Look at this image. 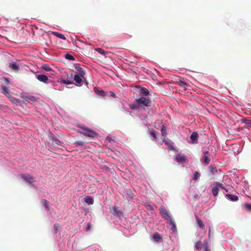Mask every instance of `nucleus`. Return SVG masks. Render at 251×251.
I'll list each match as a JSON object with an SVG mask.
<instances>
[{
    "label": "nucleus",
    "instance_id": "obj_46",
    "mask_svg": "<svg viewBox=\"0 0 251 251\" xmlns=\"http://www.w3.org/2000/svg\"><path fill=\"white\" fill-rule=\"evenodd\" d=\"M203 154L204 155H207L209 154V152L208 151H203Z\"/></svg>",
    "mask_w": 251,
    "mask_h": 251
},
{
    "label": "nucleus",
    "instance_id": "obj_22",
    "mask_svg": "<svg viewBox=\"0 0 251 251\" xmlns=\"http://www.w3.org/2000/svg\"><path fill=\"white\" fill-rule=\"evenodd\" d=\"M195 217L196 219L197 223L198 224L199 226L202 229H204L205 226L202 221H201L197 216H196Z\"/></svg>",
    "mask_w": 251,
    "mask_h": 251
},
{
    "label": "nucleus",
    "instance_id": "obj_11",
    "mask_svg": "<svg viewBox=\"0 0 251 251\" xmlns=\"http://www.w3.org/2000/svg\"><path fill=\"white\" fill-rule=\"evenodd\" d=\"M198 133L197 132H193L190 137L191 143L192 144H197L198 143Z\"/></svg>",
    "mask_w": 251,
    "mask_h": 251
},
{
    "label": "nucleus",
    "instance_id": "obj_9",
    "mask_svg": "<svg viewBox=\"0 0 251 251\" xmlns=\"http://www.w3.org/2000/svg\"><path fill=\"white\" fill-rule=\"evenodd\" d=\"M9 68L15 72H18L20 70V66L17 62H13L9 64Z\"/></svg>",
    "mask_w": 251,
    "mask_h": 251
},
{
    "label": "nucleus",
    "instance_id": "obj_8",
    "mask_svg": "<svg viewBox=\"0 0 251 251\" xmlns=\"http://www.w3.org/2000/svg\"><path fill=\"white\" fill-rule=\"evenodd\" d=\"M36 77L37 79L41 82H44L45 83H48L49 78L46 75H36Z\"/></svg>",
    "mask_w": 251,
    "mask_h": 251
},
{
    "label": "nucleus",
    "instance_id": "obj_34",
    "mask_svg": "<svg viewBox=\"0 0 251 251\" xmlns=\"http://www.w3.org/2000/svg\"><path fill=\"white\" fill-rule=\"evenodd\" d=\"M65 57L66 59L70 60H75L74 57L70 54H66L65 55Z\"/></svg>",
    "mask_w": 251,
    "mask_h": 251
},
{
    "label": "nucleus",
    "instance_id": "obj_39",
    "mask_svg": "<svg viewBox=\"0 0 251 251\" xmlns=\"http://www.w3.org/2000/svg\"><path fill=\"white\" fill-rule=\"evenodd\" d=\"M96 187H90L88 191L90 192V193H93L96 192Z\"/></svg>",
    "mask_w": 251,
    "mask_h": 251
},
{
    "label": "nucleus",
    "instance_id": "obj_21",
    "mask_svg": "<svg viewBox=\"0 0 251 251\" xmlns=\"http://www.w3.org/2000/svg\"><path fill=\"white\" fill-rule=\"evenodd\" d=\"M51 34L54 36L57 37L61 39L66 40V38L63 34L55 31L51 32Z\"/></svg>",
    "mask_w": 251,
    "mask_h": 251
},
{
    "label": "nucleus",
    "instance_id": "obj_19",
    "mask_svg": "<svg viewBox=\"0 0 251 251\" xmlns=\"http://www.w3.org/2000/svg\"><path fill=\"white\" fill-rule=\"evenodd\" d=\"M84 201L89 204H92L94 203V200L92 197L88 196L84 198Z\"/></svg>",
    "mask_w": 251,
    "mask_h": 251
},
{
    "label": "nucleus",
    "instance_id": "obj_20",
    "mask_svg": "<svg viewBox=\"0 0 251 251\" xmlns=\"http://www.w3.org/2000/svg\"><path fill=\"white\" fill-rule=\"evenodd\" d=\"M195 248L200 251H201L204 248L203 243L202 244L201 241L197 242L195 245Z\"/></svg>",
    "mask_w": 251,
    "mask_h": 251
},
{
    "label": "nucleus",
    "instance_id": "obj_29",
    "mask_svg": "<svg viewBox=\"0 0 251 251\" xmlns=\"http://www.w3.org/2000/svg\"><path fill=\"white\" fill-rule=\"evenodd\" d=\"M210 159L208 157V155H204L203 158H202V161L204 162L206 165H207L210 162Z\"/></svg>",
    "mask_w": 251,
    "mask_h": 251
},
{
    "label": "nucleus",
    "instance_id": "obj_23",
    "mask_svg": "<svg viewBox=\"0 0 251 251\" xmlns=\"http://www.w3.org/2000/svg\"><path fill=\"white\" fill-rule=\"evenodd\" d=\"M209 170L212 175H215L217 172V170L215 165H210L209 167Z\"/></svg>",
    "mask_w": 251,
    "mask_h": 251
},
{
    "label": "nucleus",
    "instance_id": "obj_35",
    "mask_svg": "<svg viewBox=\"0 0 251 251\" xmlns=\"http://www.w3.org/2000/svg\"><path fill=\"white\" fill-rule=\"evenodd\" d=\"M75 144L76 146H83L84 144V142L82 141H77L75 142Z\"/></svg>",
    "mask_w": 251,
    "mask_h": 251
},
{
    "label": "nucleus",
    "instance_id": "obj_36",
    "mask_svg": "<svg viewBox=\"0 0 251 251\" xmlns=\"http://www.w3.org/2000/svg\"><path fill=\"white\" fill-rule=\"evenodd\" d=\"M215 183L216 184L217 187H220L222 189H226V187L224 186L223 184L217 181L215 182Z\"/></svg>",
    "mask_w": 251,
    "mask_h": 251
},
{
    "label": "nucleus",
    "instance_id": "obj_49",
    "mask_svg": "<svg viewBox=\"0 0 251 251\" xmlns=\"http://www.w3.org/2000/svg\"><path fill=\"white\" fill-rule=\"evenodd\" d=\"M226 192H227L228 190L226 188V189H224Z\"/></svg>",
    "mask_w": 251,
    "mask_h": 251
},
{
    "label": "nucleus",
    "instance_id": "obj_37",
    "mask_svg": "<svg viewBox=\"0 0 251 251\" xmlns=\"http://www.w3.org/2000/svg\"><path fill=\"white\" fill-rule=\"evenodd\" d=\"M126 194L128 196L129 198H132L133 196V194L132 192L130 189L126 190Z\"/></svg>",
    "mask_w": 251,
    "mask_h": 251
},
{
    "label": "nucleus",
    "instance_id": "obj_28",
    "mask_svg": "<svg viewBox=\"0 0 251 251\" xmlns=\"http://www.w3.org/2000/svg\"><path fill=\"white\" fill-rule=\"evenodd\" d=\"M161 132L162 136H165L167 135V129L166 127L164 125L162 126Z\"/></svg>",
    "mask_w": 251,
    "mask_h": 251
},
{
    "label": "nucleus",
    "instance_id": "obj_7",
    "mask_svg": "<svg viewBox=\"0 0 251 251\" xmlns=\"http://www.w3.org/2000/svg\"><path fill=\"white\" fill-rule=\"evenodd\" d=\"M73 75L71 74L70 75H67L66 79H62L60 81V83L65 84H73Z\"/></svg>",
    "mask_w": 251,
    "mask_h": 251
},
{
    "label": "nucleus",
    "instance_id": "obj_2",
    "mask_svg": "<svg viewBox=\"0 0 251 251\" xmlns=\"http://www.w3.org/2000/svg\"><path fill=\"white\" fill-rule=\"evenodd\" d=\"M79 127L80 129L79 132L85 136L94 138L97 136V133L96 132L84 126H81Z\"/></svg>",
    "mask_w": 251,
    "mask_h": 251
},
{
    "label": "nucleus",
    "instance_id": "obj_15",
    "mask_svg": "<svg viewBox=\"0 0 251 251\" xmlns=\"http://www.w3.org/2000/svg\"><path fill=\"white\" fill-rule=\"evenodd\" d=\"M177 83L179 86L184 88L185 89H187V87L189 86V84L182 78L179 79L177 81Z\"/></svg>",
    "mask_w": 251,
    "mask_h": 251
},
{
    "label": "nucleus",
    "instance_id": "obj_47",
    "mask_svg": "<svg viewBox=\"0 0 251 251\" xmlns=\"http://www.w3.org/2000/svg\"><path fill=\"white\" fill-rule=\"evenodd\" d=\"M18 99H14V100L13 101V102H15V103H16V102H17V101H18Z\"/></svg>",
    "mask_w": 251,
    "mask_h": 251
},
{
    "label": "nucleus",
    "instance_id": "obj_40",
    "mask_svg": "<svg viewBox=\"0 0 251 251\" xmlns=\"http://www.w3.org/2000/svg\"><path fill=\"white\" fill-rule=\"evenodd\" d=\"M54 229L55 230V232L57 233L58 231V224H55L53 226Z\"/></svg>",
    "mask_w": 251,
    "mask_h": 251
},
{
    "label": "nucleus",
    "instance_id": "obj_31",
    "mask_svg": "<svg viewBox=\"0 0 251 251\" xmlns=\"http://www.w3.org/2000/svg\"><path fill=\"white\" fill-rule=\"evenodd\" d=\"M42 202L46 207V208L49 210V202L45 199L42 200Z\"/></svg>",
    "mask_w": 251,
    "mask_h": 251
},
{
    "label": "nucleus",
    "instance_id": "obj_3",
    "mask_svg": "<svg viewBox=\"0 0 251 251\" xmlns=\"http://www.w3.org/2000/svg\"><path fill=\"white\" fill-rule=\"evenodd\" d=\"M159 210L162 217L169 223L173 220L171 214L165 208L161 207Z\"/></svg>",
    "mask_w": 251,
    "mask_h": 251
},
{
    "label": "nucleus",
    "instance_id": "obj_32",
    "mask_svg": "<svg viewBox=\"0 0 251 251\" xmlns=\"http://www.w3.org/2000/svg\"><path fill=\"white\" fill-rule=\"evenodd\" d=\"M242 123L245 124L248 126H251V120H248L246 119H242Z\"/></svg>",
    "mask_w": 251,
    "mask_h": 251
},
{
    "label": "nucleus",
    "instance_id": "obj_43",
    "mask_svg": "<svg viewBox=\"0 0 251 251\" xmlns=\"http://www.w3.org/2000/svg\"><path fill=\"white\" fill-rule=\"evenodd\" d=\"M104 92L102 90H100L99 91V94L100 95V96H104Z\"/></svg>",
    "mask_w": 251,
    "mask_h": 251
},
{
    "label": "nucleus",
    "instance_id": "obj_5",
    "mask_svg": "<svg viewBox=\"0 0 251 251\" xmlns=\"http://www.w3.org/2000/svg\"><path fill=\"white\" fill-rule=\"evenodd\" d=\"M21 177L24 180L26 181L29 183H31L32 182L36 181V179L35 177L32 176L28 174H24L21 175Z\"/></svg>",
    "mask_w": 251,
    "mask_h": 251
},
{
    "label": "nucleus",
    "instance_id": "obj_16",
    "mask_svg": "<svg viewBox=\"0 0 251 251\" xmlns=\"http://www.w3.org/2000/svg\"><path fill=\"white\" fill-rule=\"evenodd\" d=\"M2 93L4 94L7 97H10V91L5 86H3L1 88Z\"/></svg>",
    "mask_w": 251,
    "mask_h": 251
},
{
    "label": "nucleus",
    "instance_id": "obj_33",
    "mask_svg": "<svg viewBox=\"0 0 251 251\" xmlns=\"http://www.w3.org/2000/svg\"><path fill=\"white\" fill-rule=\"evenodd\" d=\"M42 68L43 70H44L47 72H50V71H52V69L50 67H49L48 65H44L43 66H42Z\"/></svg>",
    "mask_w": 251,
    "mask_h": 251
},
{
    "label": "nucleus",
    "instance_id": "obj_27",
    "mask_svg": "<svg viewBox=\"0 0 251 251\" xmlns=\"http://www.w3.org/2000/svg\"><path fill=\"white\" fill-rule=\"evenodd\" d=\"M150 134L153 137V139H156L157 137V132L152 129L150 130Z\"/></svg>",
    "mask_w": 251,
    "mask_h": 251
},
{
    "label": "nucleus",
    "instance_id": "obj_4",
    "mask_svg": "<svg viewBox=\"0 0 251 251\" xmlns=\"http://www.w3.org/2000/svg\"><path fill=\"white\" fill-rule=\"evenodd\" d=\"M110 213H111L114 216L117 217H121L123 215L122 211L118 206H117L110 207Z\"/></svg>",
    "mask_w": 251,
    "mask_h": 251
},
{
    "label": "nucleus",
    "instance_id": "obj_10",
    "mask_svg": "<svg viewBox=\"0 0 251 251\" xmlns=\"http://www.w3.org/2000/svg\"><path fill=\"white\" fill-rule=\"evenodd\" d=\"M83 79H84V77H81L77 75H73V79L77 85H82Z\"/></svg>",
    "mask_w": 251,
    "mask_h": 251
},
{
    "label": "nucleus",
    "instance_id": "obj_17",
    "mask_svg": "<svg viewBox=\"0 0 251 251\" xmlns=\"http://www.w3.org/2000/svg\"><path fill=\"white\" fill-rule=\"evenodd\" d=\"M226 197L229 200L232 201H237L238 199V197L237 196L227 194L226 195Z\"/></svg>",
    "mask_w": 251,
    "mask_h": 251
},
{
    "label": "nucleus",
    "instance_id": "obj_48",
    "mask_svg": "<svg viewBox=\"0 0 251 251\" xmlns=\"http://www.w3.org/2000/svg\"><path fill=\"white\" fill-rule=\"evenodd\" d=\"M208 236H209V237H210V227H209V229Z\"/></svg>",
    "mask_w": 251,
    "mask_h": 251
},
{
    "label": "nucleus",
    "instance_id": "obj_30",
    "mask_svg": "<svg viewBox=\"0 0 251 251\" xmlns=\"http://www.w3.org/2000/svg\"><path fill=\"white\" fill-rule=\"evenodd\" d=\"M201 175L198 172H195L193 176V179L197 180L200 177Z\"/></svg>",
    "mask_w": 251,
    "mask_h": 251
},
{
    "label": "nucleus",
    "instance_id": "obj_41",
    "mask_svg": "<svg viewBox=\"0 0 251 251\" xmlns=\"http://www.w3.org/2000/svg\"><path fill=\"white\" fill-rule=\"evenodd\" d=\"M99 52H100V53L102 54H104V51H103L100 48H98L97 50Z\"/></svg>",
    "mask_w": 251,
    "mask_h": 251
},
{
    "label": "nucleus",
    "instance_id": "obj_6",
    "mask_svg": "<svg viewBox=\"0 0 251 251\" xmlns=\"http://www.w3.org/2000/svg\"><path fill=\"white\" fill-rule=\"evenodd\" d=\"M75 75H79L81 77H84L85 75V72L83 69L79 65L75 64Z\"/></svg>",
    "mask_w": 251,
    "mask_h": 251
},
{
    "label": "nucleus",
    "instance_id": "obj_1",
    "mask_svg": "<svg viewBox=\"0 0 251 251\" xmlns=\"http://www.w3.org/2000/svg\"><path fill=\"white\" fill-rule=\"evenodd\" d=\"M138 94L139 97L135 99V102L138 103L141 108L150 106L151 102L149 90L142 87L139 90Z\"/></svg>",
    "mask_w": 251,
    "mask_h": 251
},
{
    "label": "nucleus",
    "instance_id": "obj_25",
    "mask_svg": "<svg viewBox=\"0 0 251 251\" xmlns=\"http://www.w3.org/2000/svg\"><path fill=\"white\" fill-rule=\"evenodd\" d=\"M170 225L172 226L171 227V230L173 231H176V224H175V221H174V220H173L172 221H171L169 223Z\"/></svg>",
    "mask_w": 251,
    "mask_h": 251
},
{
    "label": "nucleus",
    "instance_id": "obj_12",
    "mask_svg": "<svg viewBox=\"0 0 251 251\" xmlns=\"http://www.w3.org/2000/svg\"><path fill=\"white\" fill-rule=\"evenodd\" d=\"M153 240L158 243L162 242L163 239L160 234L158 232H155L152 237Z\"/></svg>",
    "mask_w": 251,
    "mask_h": 251
},
{
    "label": "nucleus",
    "instance_id": "obj_38",
    "mask_svg": "<svg viewBox=\"0 0 251 251\" xmlns=\"http://www.w3.org/2000/svg\"><path fill=\"white\" fill-rule=\"evenodd\" d=\"M245 208L247 210L251 211V204L249 203H245Z\"/></svg>",
    "mask_w": 251,
    "mask_h": 251
},
{
    "label": "nucleus",
    "instance_id": "obj_13",
    "mask_svg": "<svg viewBox=\"0 0 251 251\" xmlns=\"http://www.w3.org/2000/svg\"><path fill=\"white\" fill-rule=\"evenodd\" d=\"M186 158L184 155L178 154L176 156V160L177 162L183 163L185 162Z\"/></svg>",
    "mask_w": 251,
    "mask_h": 251
},
{
    "label": "nucleus",
    "instance_id": "obj_24",
    "mask_svg": "<svg viewBox=\"0 0 251 251\" xmlns=\"http://www.w3.org/2000/svg\"><path fill=\"white\" fill-rule=\"evenodd\" d=\"M129 106L130 108L132 110L138 109L139 108H141L140 107V106H139V104L136 102L135 103H131V104H129Z\"/></svg>",
    "mask_w": 251,
    "mask_h": 251
},
{
    "label": "nucleus",
    "instance_id": "obj_42",
    "mask_svg": "<svg viewBox=\"0 0 251 251\" xmlns=\"http://www.w3.org/2000/svg\"><path fill=\"white\" fill-rule=\"evenodd\" d=\"M109 94H110V96L111 97H113V98L116 97V95L113 92H110Z\"/></svg>",
    "mask_w": 251,
    "mask_h": 251
},
{
    "label": "nucleus",
    "instance_id": "obj_26",
    "mask_svg": "<svg viewBox=\"0 0 251 251\" xmlns=\"http://www.w3.org/2000/svg\"><path fill=\"white\" fill-rule=\"evenodd\" d=\"M219 188L218 187H214L212 189V193L214 196H217L219 192Z\"/></svg>",
    "mask_w": 251,
    "mask_h": 251
},
{
    "label": "nucleus",
    "instance_id": "obj_45",
    "mask_svg": "<svg viewBox=\"0 0 251 251\" xmlns=\"http://www.w3.org/2000/svg\"><path fill=\"white\" fill-rule=\"evenodd\" d=\"M4 79L6 83H9V79L8 78H7V77H4Z\"/></svg>",
    "mask_w": 251,
    "mask_h": 251
},
{
    "label": "nucleus",
    "instance_id": "obj_44",
    "mask_svg": "<svg viewBox=\"0 0 251 251\" xmlns=\"http://www.w3.org/2000/svg\"><path fill=\"white\" fill-rule=\"evenodd\" d=\"M90 227H91V225L90 223H88L87 225V227H86V230H88L90 229Z\"/></svg>",
    "mask_w": 251,
    "mask_h": 251
},
{
    "label": "nucleus",
    "instance_id": "obj_18",
    "mask_svg": "<svg viewBox=\"0 0 251 251\" xmlns=\"http://www.w3.org/2000/svg\"><path fill=\"white\" fill-rule=\"evenodd\" d=\"M51 140L52 141V144L53 145H60L62 143L60 140L55 136H52L51 137Z\"/></svg>",
    "mask_w": 251,
    "mask_h": 251
},
{
    "label": "nucleus",
    "instance_id": "obj_14",
    "mask_svg": "<svg viewBox=\"0 0 251 251\" xmlns=\"http://www.w3.org/2000/svg\"><path fill=\"white\" fill-rule=\"evenodd\" d=\"M25 101L32 103L36 101L35 97L32 96H26L24 97Z\"/></svg>",
    "mask_w": 251,
    "mask_h": 251
}]
</instances>
